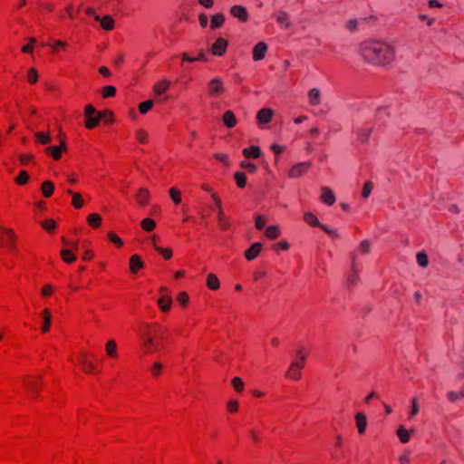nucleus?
<instances>
[{
  "label": "nucleus",
  "instance_id": "f257e3e1",
  "mask_svg": "<svg viewBox=\"0 0 464 464\" xmlns=\"http://www.w3.org/2000/svg\"><path fill=\"white\" fill-rule=\"evenodd\" d=\"M360 53L366 62L375 65L387 64L394 57L392 47L382 42H364L361 44Z\"/></svg>",
  "mask_w": 464,
  "mask_h": 464
},
{
  "label": "nucleus",
  "instance_id": "f03ea898",
  "mask_svg": "<svg viewBox=\"0 0 464 464\" xmlns=\"http://www.w3.org/2000/svg\"><path fill=\"white\" fill-rule=\"evenodd\" d=\"M157 324L150 325L143 324L140 328V334L141 339L143 340L144 345H153L154 343V335H157Z\"/></svg>",
  "mask_w": 464,
  "mask_h": 464
},
{
  "label": "nucleus",
  "instance_id": "7ed1b4c3",
  "mask_svg": "<svg viewBox=\"0 0 464 464\" xmlns=\"http://www.w3.org/2000/svg\"><path fill=\"white\" fill-rule=\"evenodd\" d=\"M84 113H85V117H86V122H85L86 128L92 129L98 125V123L100 121L99 114H98V111H96V109L92 105H91V104L87 105L84 109Z\"/></svg>",
  "mask_w": 464,
  "mask_h": 464
},
{
  "label": "nucleus",
  "instance_id": "20e7f679",
  "mask_svg": "<svg viewBox=\"0 0 464 464\" xmlns=\"http://www.w3.org/2000/svg\"><path fill=\"white\" fill-rule=\"evenodd\" d=\"M209 96H218L225 92L223 82L220 78L216 77L209 81L208 84Z\"/></svg>",
  "mask_w": 464,
  "mask_h": 464
},
{
  "label": "nucleus",
  "instance_id": "39448f33",
  "mask_svg": "<svg viewBox=\"0 0 464 464\" xmlns=\"http://www.w3.org/2000/svg\"><path fill=\"white\" fill-rule=\"evenodd\" d=\"M311 162H300L295 164L289 171L288 176L291 179H295L302 176L311 167Z\"/></svg>",
  "mask_w": 464,
  "mask_h": 464
},
{
  "label": "nucleus",
  "instance_id": "423d86ee",
  "mask_svg": "<svg viewBox=\"0 0 464 464\" xmlns=\"http://www.w3.org/2000/svg\"><path fill=\"white\" fill-rule=\"evenodd\" d=\"M274 111L270 108H263L256 113V120L259 125H264L271 121Z\"/></svg>",
  "mask_w": 464,
  "mask_h": 464
},
{
  "label": "nucleus",
  "instance_id": "0eeeda50",
  "mask_svg": "<svg viewBox=\"0 0 464 464\" xmlns=\"http://www.w3.org/2000/svg\"><path fill=\"white\" fill-rule=\"evenodd\" d=\"M230 14L239 19L241 22H246L248 20V13L243 5H235L230 7Z\"/></svg>",
  "mask_w": 464,
  "mask_h": 464
},
{
  "label": "nucleus",
  "instance_id": "6e6552de",
  "mask_svg": "<svg viewBox=\"0 0 464 464\" xmlns=\"http://www.w3.org/2000/svg\"><path fill=\"white\" fill-rule=\"evenodd\" d=\"M359 281L358 268L356 266V259L354 254L352 255L351 272L347 276V283L350 286H354Z\"/></svg>",
  "mask_w": 464,
  "mask_h": 464
},
{
  "label": "nucleus",
  "instance_id": "1a4fd4ad",
  "mask_svg": "<svg viewBox=\"0 0 464 464\" xmlns=\"http://www.w3.org/2000/svg\"><path fill=\"white\" fill-rule=\"evenodd\" d=\"M227 42L224 38H218L211 46V53L214 55L221 56L226 53Z\"/></svg>",
  "mask_w": 464,
  "mask_h": 464
},
{
  "label": "nucleus",
  "instance_id": "9d476101",
  "mask_svg": "<svg viewBox=\"0 0 464 464\" xmlns=\"http://www.w3.org/2000/svg\"><path fill=\"white\" fill-rule=\"evenodd\" d=\"M268 46L265 42L257 43L253 49V59L255 61L263 60L267 52Z\"/></svg>",
  "mask_w": 464,
  "mask_h": 464
},
{
  "label": "nucleus",
  "instance_id": "9b49d317",
  "mask_svg": "<svg viewBox=\"0 0 464 464\" xmlns=\"http://www.w3.org/2000/svg\"><path fill=\"white\" fill-rule=\"evenodd\" d=\"M263 245L260 242H256L245 251V257L247 260H254L260 253Z\"/></svg>",
  "mask_w": 464,
  "mask_h": 464
},
{
  "label": "nucleus",
  "instance_id": "f8f14e48",
  "mask_svg": "<svg viewBox=\"0 0 464 464\" xmlns=\"http://www.w3.org/2000/svg\"><path fill=\"white\" fill-rule=\"evenodd\" d=\"M94 20L99 21L102 28L106 31L112 30L114 27V20L111 15H105L102 18L99 15H94Z\"/></svg>",
  "mask_w": 464,
  "mask_h": 464
},
{
  "label": "nucleus",
  "instance_id": "ddd939ff",
  "mask_svg": "<svg viewBox=\"0 0 464 464\" xmlns=\"http://www.w3.org/2000/svg\"><path fill=\"white\" fill-rule=\"evenodd\" d=\"M321 199L327 205H333L336 200L333 190L328 187L322 188Z\"/></svg>",
  "mask_w": 464,
  "mask_h": 464
},
{
  "label": "nucleus",
  "instance_id": "4468645a",
  "mask_svg": "<svg viewBox=\"0 0 464 464\" xmlns=\"http://www.w3.org/2000/svg\"><path fill=\"white\" fill-rule=\"evenodd\" d=\"M309 103L312 106H317L321 103V92L317 88H312L308 92Z\"/></svg>",
  "mask_w": 464,
  "mask_h": 464
},
{
  "label": "nucleus",
  "instance_id": "2eb2a0df",
  "mask_svg": "<svg viewBox=\"0 0 464 464\" xmlns=\"http://www.w3.org/2000/svg\"><path fill=\"white\" fill-rule=\"evenodd\" d=\"M222 120H223L224 124L227 128H233L237 124L236 116H235L234 112L229 110L224 112Z\"/></svg>",
  "mask_w": 464,
  "mask_h": 464
},
{
  "label": "nucleus",
  "instance_id": "dca6fc26",
  "mask_svg": "<svg viewBox=\"0 0 464 464\" xmlns=\"http://www.w3.org/2000/svg\"><path fill=\"white\" fill-rule=\"evenodd\" d=\"M171 304H172V297L169 295H163L158 300V304L160 305L162 312H168L170 309Z\"/></svg>",
  "mask_w": 464,
  "mask_h": 464
},
{
  "label": "nucleus",
  "instance_id": "f3484780",
  "mask_svg": "<svg viewBox=\"0 0 464 464\" xmlns=\"http://www.w3.org/2000/svg\"><path fill=\"white\" fill-rule=\"evenodd\" d=\"M305 360H306V355L304 353H303V352L301 350H298L297 357H295L293 360V362H291L292 368L293 369H295V368L303 369L304 367Z\"/></svg>",
  "mask_w": 464,
  "mask_h": 464
},
{
  "label": "nucleus",
  "instance_id": "a211bd4d",
  "mask_svg": "<svg viewBox=\"0 0 464 464\" xmlns=\"http://www.w3.org/2000/svg\"><path fill=\"white\" fill-rule=\"evenodd\" d=\"M242 153L246 158L257 159L261 155V150L259 147L253 145L244 149Z\"/></svg>",
  "mask_w": 464,
  "mask_h": 464
},
{
  "label": "nucleus",
  "instance_id": "6ab92c4d",
  "mask_svg": "<svg viewBox=\"0 0 464 464\" xmlns=\"http://www.w3.org/2000/svg\"><path fill=\"white\" fill-rule=\"evenodd\" d=\"M143 266V262L140 256L133 255L130 259V269L132 273H136L140 268Z\"/></svg>",
  "mask_w": 464,
  "mask_h": 464
},
{
  "label": "nucleus",
  "instance_id": "aec40b11",
  "mask_svg": "<svg viewBox=\"0 0 464 464\" xmlns=\"http://www.w3.org/2000/svg\"><path fill=\"white\" fill-rule=\"evenodd\" d=\"M355 420H356V426H357V429H358V431L359 433H363L366 430V426H367V420H366V417L363 413H357L356 416H355Z\"/></svg>",
  "mask_w": 464,
  "mask_h": 464
},
{
  "label": "nucleus",
  "instance_id": "412c9836",
  "mask_svg": "<svg viewBox=\"0 0 464 464\" xmlns=\"http://www.w3.org/2000/svg\"><path fill=\"white\" fill-rule=\"evenodd\" d=\"M225 23V15L222 13H218L211 17L210 27L215 30L219 28Z\"/></svg>",
  "mask_w": 464,
  "mask_h": 464
},
{
  "label": "nucleus",
  "instance_id": "4be33fe9",
  "mask_svg": "<svg viewBox=\"0 0 464 464\" xmlns=\"http://www.w3.org/2000/svg\"><path fill=\"white\" fill-rule=\"evenodd\" d=\"M136 200L140 206H145L150 198L149 190L146 188H140L136 194Z\"/></svg>",
  "mask_w": 464,
  "mask_h": 464
},
{
  "label": "nucleus",
  "instance_id": "5701e85b",
  "mask_svg": "<svg viewBox=\"0 0 464 464\" xmlns=\"http://www.w3.org/2000/svg\"><path fill=\"white\" fill-rule=\"evenodd\" d=\"M42 192L45 198H50L54 190V185L51 180H46L42 184Z\"/></svg>",
  "mask_w": 464,
  "mask_h": 464
},
{
  "label": "nucleus",
  "instance_id": "b1692460",
  "mask_svg": "<svg viewBox=\"0 0 464 464\" xmlns=\"http://www.w3.org/2000/svg\"><path fill=\"white\" fill-rule=\"evenodd\" d=\"M304 221L309 224L310 226L312 227H319L322 228V226H324V224H321L318 220V218H316L315 215H314L313 213L311 212H307L304 214Z\"/></svg>",
  "mask_w": 464,
  "mask_h": 464
},
{
  "label": "nucleus",
  "instance_id": "393cba45",
  "mask_svg": "<svg viewBox=\"0 0 464 464\" xmlns=\"http://www.w3.org/2000/svg\"><path fill=\"white\" fill-rule=\"evenodd\" d=\"M170 82L168 81V80H162L157 83H155L154 85V92L157 95H160L162 93H164L169 86Z\"/></svg>",
  "mask_w": 464,
  "mask_h": 464
},
{
  "label": "nucleus",
  "instance_id": "a878e982",
  "mask_svg": "<svg viewBox=\"0 0 464 464\" xmlns=\"http://www.w3.org/2000/svg\"><path fill=\"white\" fill-rule=\"evenodd\" d=\"M276 21L278 24H280L281 26H284L285 28H287L291 25V23L289 21V16L285 11H280L277 14Z\"/></svg>",
  "mask_w": 464,
  "mask_h": 464
},
{
  "label": "nucleus",
  "instance_id": "bb28decb",
  "mask_svg": "<svg viewBox=\"0 0 464 464\" xmlns=\"http://www.w3.org/2000/svg\"><path fill=\"white\" fill-rule=\"evenodd\" d=\"M207 285L211 290H217L219 288V280L214 274H208L207 278Z\"/></svg>",
  "mask_w": 464,
  "mask_h": 464
},
{
  "label": "nucleus",
  "instance_id": "cd10ccee",
  "mask_svg": "<svg viewBox=\"0 0 464 464\" xmlns=\"http://www.w3.org/2000/svg\"><path fill=\"white\" fill-rule=\"evenodd\" d=\"M80 362L86 372H91L95 370V365L87 359L86 354H82Z\"/></svg>",
  "mask_w": 464,
  "mask_h": 464
},
{
  "label": "nucleus",
  "instance_id": "c85d7f7f",
  "mask_svg": "<svg viewBox=\"0 0 464 464\" xmlns=\"http://www.w3.org/2000/svg\"><path fill=\"white\" fill-rule=\"evenodd\" d=\"M43 317H44V324L42 326V331H43V333H46L50 329L51 321H52L51 313L48 309L44 310Z\"/></svg>",
  "mask_w": 464,
  "mask_h": 464
},
{
  "label": "nucleus",
  "instance_id": "c756f323",
  "mask_svg": "<svg viewBox=\"0 0 464 464\" xmlns=\"http://www.w3.org/2000/svg\"><path fill=\"white\" fill-rule=\"evenodd\" d=\"M66 192L72 196V206L76 208H81L82 207V196L79 193L72 192L71 189H67Z\"/></svg>",
  "mask_w": 464,
  "mask_h": 464
},
{
  "label": "nucleus",
  "instance_id": "7c9ffc66",
  "mask_svg": "<svg viewBox=\"0 0 464 464\" xmlns=\"http://www.w3.org/2000/svg\"><path fill=\"white\" fill-rule=\"evenodd\" d=\"M106 352L110 357H117V347L114 340H110L106 343Z\"/></svg>",
  "mask_w": 464,
  "mask_h": 464
},
{
  "label": "nucleus",
  "instance_id": "2f4dec72",
  "mask_svg": "<svg viewBox=\"0 0 464 464\" xmlns=\"http://www.w3.org/2000/svg\"><path fill=\"white\" fill-rule=\"evenodd\" d=\"M397 435L401 443H407L410 440V432L403 426L399 427Z\"/></svg>",
  "mask_w": 464,
  "mask_h": 464
},
{
  "label": "nucleus",
  "instance_id": "473e14b6",
  "mask_svg": "<svg viewBox=\"0 0 464 464\" xmlns=\"http://www.w3.org/2000/svg\"><path fill=\"white\" fill-rule=\"evenodd\" d=\"M218 225L222 229H227L229 227V222L226 218L222 208H218Z\"/></svg>",
  "mask_w": 464,
  "mask_h": 464
},
{
  "label": "nucleus",
  "instance_id": "72a5a7b5",
  "mask_svg": "<svg viewBox=\"0 0 464 464\" xmlns=\"http://www.w3.org/2000/svg\"><path fill=\"white\" fill-rule=\"evenodd\" d=\"M235 180L239 188H244L246 184V175L245 172L237 171L235 173Z\"/></svg>",
  "mask_w": 464,
  "mask_h": 464
},
{
  "label": "nucleus",
  "instance_id": "f704fd0d",
  "mask_svg": "<svg viewBox=\"0 0 464 464\" xmlns=\"http://www.w3.org/2000/svg\"><path fill=\"white\" fill-rule=\"evenodd\" d=\"M102 218L99 214L93 213L88 216L87 221L92 227H98L101 224Z\"/></svg>",
  "mask_w": 464,
  "mask_h": 464
},
{
  "label": "nucleus",
  "instance_id": "c9c22d12",
  "mask_svg": "<svg viewBox=\"0 0 464 464\" xmlns=\"http://www.w3.org/2000/svg\"><path fill=\"white\" fill-rule=\"evenodd\" d=\"M372 131V128H364L358 131V138L362 142H367L371 133Z\"/></svg>",
  "mask_w": 464,
  "mask_h": 464
},
{
  "label": "nucleus",
  "instance_id": "e433bc0d",
  "mask_svg": "<svg viewBox=\"0 0 464 464\" xmlns=\"http://www.w3.org/2000/svg\"><path fill=\"white\" fill-rule=\"evenodd\" d=\"M266 236L270 239H276L279 236V229L277 226H269L266 229Z\"/></svg>",
  "mask_w": 464,
  "mask_h": 464
},
{
  "label": "nucleus",
  "instance_id": "4c0bfd02",
  "mask_svg": "<svg viewBox=\"0 0 464 464\" xmlns=\"http://www.w3.org/2000/svg\"><path fill=\"white\" fill-rule=\"evenodd\" d=\"M156 227V223L154 220H152L151 218H144L142 221H141V227L145 230V231H152Z\"/></svg>",
  "mask_w": 464,
  "mask_h": 464
},
{
  "label": "nucleus",
  "instance_id": "58836bf2",
  "mask_svg": "<svg viewBox=\"0 0 464 464\" xmlns=\"http://www.w3.org/2000/svg\"><path fill=\"white\" fill-rule=\"evenodd\" d=\"M35 139L42 144H47L51 141L52 138L49 133L46 132H36L34 134Z\"/></svg>",
  "mask_w": 464,
  "mask_h": 464
},
{
  "label": "nucleus",
  "instance_id": "ea45409f",
  "mask_svg": "<svg viewBox=\"0 0 464 464\" xmlns=\"http://www.w3.org/2000/svg\"><path fill=\"white\" fill-rule=\"evenodd\" d=\"M301 370L299 368H292V364L286 372V377L294 380H298L301 377Z\"/></svg>",
  "mask_w": 464,
  "mask_h": 464
},
{
  "label": "nucleus",
  "instance_id": "a19ab883",
  "mask_svg": "<svg viewBox=\"0 0 464 464\" xmlns=\"http://www.w3.org/2000/svg\"><path fill=\"white\" fill-rule=\"evenodd\" d=\"M61 256L66 263H72L76 259V256L69 249H63L61 251Z\"/></svg>",
  "mask_w": 464,
  "mask_h": 464
},
{
  "label": "nucleus",
  "instance_id": "79ce46f5",
  "mask_svg": "<svg viewBox=\"0 0 464 464\" xmlns=\"http://www.w3.org/2000/svg\"><path fill=\"white\" fill-rule=\"evenodd\" d=\"M100 121L110 123L113 121V114L111 111H98Z\"/></svg>",
  "mask_w": 464,
  "mask_h": 464
},
{
  "label": "nucleus",
  "instance_id": "37998d69",
  "mask_svg": "<svg viewBox=\"0 0 464 464\" xmlns=\"http://www.w3.org/2000/svg\"><path fill=\"white\" fill-rule=\"evenodd\" d=\"M153 106L152 100H147L139 105V111L141 114L147 113Z\"/></svg>",
  "mask_w": 464,
  "mask_h": 464
},
{
  "label": "nucleus",
  "instance_id": "c03bdc74",
  "mask_svg": "<svg viewBox=\"0 0 464 464\" xmlns=\"http://www.w3.org/2000/svg\"><path fill=\"white\" fill-rule=\"evenodd\" d=\"M2 230L7 235L6 246L12 247L15 240V234L12 229L2 228Z\"/></svg>",
  "mask_w": 464,
  "mask_h": 464
},
{
  "label": "nucleus",
  "instance_id": "a18cd8bd",
  "mask_svg": "<svg viewBox=\"0 0 464 464\" xmlns=\"http://www.w3.org/2000/svg\"><path fill=\"white\" fill-rule=\"evenodd\" d=\"M417 263L420 267H426L429 264L428 256L424 252H419L416 256Z\"/></svg>",
  "mask_w": 464,
  "mask_h": 464
},
{
  "label": "nucleus",
  "instance_id": "49530a36",
  "mask_svg": "<svg viewBox=\"0 0 464 464\" xmlns=\"http://www.w3.org/2000/svg\"><path fill=\"white\" fill-rule=\"evenodd\" d=\"M153 241L155 242V239L153 238ZM155 250L161 254L165 259H169L172 256V251L169 248H162L160 246H158L154 244Z\"/></svg>",
  "mask_w": 464,
  "mask_h": 464
},
{
  "label": "nucleus",
  "instance_id": "de8ad7c7",
  "mask_svg": "<svg viewBox=\"0 0 464 464\" xmlns=\"http://www.w3.org/2000/svg\"><path fill=\"white\" fill-rule=\"evenodd\" d=\"M116 93V88L112 85H106L102 89V97L109 98L114 96Z\"/></svg>",
  "mask_w": 464,
  "mask_h": 464
},
{
  "label": "nucleus",
  "instance_id": "09e8293b",
  "mask_svg": "<svg viewBox=\"0 0 464 464\" xmlns=\"http://www.w3.org/2000/svg\"><path fill=\"white\" fill-rule=\"evenodd\" d=\"M29 179V175L25 170H21L19 175L15 178V182L19 185H24Z\"/></svg>",
  "mask_w": 464,
  "mask_h": 464
},
{
  "label": "nucleus",
  "instance_id": "8fccbe9b",
  "mask_svg": "<svg viewBox=\"0 0 464 464\" xmlns=\"http://www.w3.org/2000/svg\"><path fill=\"white\" fill-rule=\"evenodd\" d=\"M169 196L175 204H179L181 202L180 192L175 188H171L169 189Z\"/></svg>",
  "mask_w": 464,
  "mask_h": 464
},
{
  "label": "nucleus",
  "instance_id": "3c124183",
  "mask_svg": "<svg viewBox=\"0 0 464 464\" xmlns=\"http://www.w3.org/2000/svg\"><path fill=\"white\" fill-rule=\"evenodd\" d=\"M373 185L371 181H367L363 184L362 191V197L364 198H367L372 190Z\"/></svg>",
  "mask_w": 464,
  "mask_h": 464
},
{
  "label": "nucleus",
  "instance_id": "603ef678",
  "mask_svg": "<svg viewBox=\"0 0 464 464\" xmlns=\"http://www.w3.org/2000/svg\"><path fill=\"white\" fill-rule=\"evenodd\" d=\"M231 383L237 392H240L243 391L244 382L241 378H239V377L233 378Z\"/></svg>",
  "mask_w": 464,
  "mask_h": 464
},
{
  "label": "nucleus",
  "instance_id": "864d4df0",
  "mask_svg": "<svg viewBox=\"0 0 464 464\" xmlns=\"http://www.w3.org/2000/svg\"><path fill=\"white\" fill-rule=\"evenodd\" d=\"M365 19H361L360 21L357 19H350L346 24V28L351 31L354 32L357 30V25L360 22H364Z\"/></svg>",
  "mask_w": 464,
  "mask_h": 464
},
{
  "label": "nucleus",
  "instance_id": "5fc2aeb1",
  "mask_svg": "<svg viewBox=\"0 0 464 464\" xmlns=\"http://www.w3.org/2000/svg\"><path fill=\"white\" fill-rule=\"evenodd\" d=\"M45 151L47 153H51L53 158L55 160H59L61 158V152H60L59 148H57V146L49 147V148L45 149Z\"/></svg>",
  "mask_w": 464,
  "mask_h": 464
},
{
  "label": "nucleus",
  "instance_id": "6e6d98bb",
  "mask_svg": "<svg viewBox=\"0 0 464 464\" xmlns=\"http://www.w3.org/2000/svg\"><path fill=\"white\" fill-rule=\"evenodd\" d=\"M42 227L48 232H52L55 227H56V224L54 222V220L53 219H47L45 220L44 222L42 223Z\"/></svg>",
  "mask_w": 464,
  "mask_h": 464
},
{
  "label": "nucleus",
  "instance_id": "4d7b16f0",
  "mask_svg": "<svg viewBox=\"0 0 464 464\" xmlns=\"http://www.w3.org/2000/svg\"><path fill=\"white\" fill-rule=\"evenodd\" d=\"M411 403H412V407H411V411L410 412V417H413V416L417 415L420 411L418 399L416 397L412 398Z\"/></svg>",
  "mask_w": 464,
  "mask_h": 464
},
{
  "label": "nucleus",
  "instance_id": "13d9d810",
  "mask_svg": "<svg viewBox=\"0 0 464 464\" xmlns=\"http://www.w3.org/2000/svg\"><path fill=\"white\" fill-rule=\"evenodd\" d=\"M27 78L31 83H34L37 82L38 74L34 68L29 69L28 73H27Z\"/></svg>",
  "mask_w": 464,
  "mask_h": 464
},
{
  "label": "nucleus",
  "instance_id": "bf43d9fd",
  "mask_svg": "<svg viewBox=\"0 0 464 464\" xmlns=\"http://www.w3.org/2000/svg\"><path fill=\"white\" fill-rule=\"evenodd\" d=\"M25 385L29 389V391L33 396H38L39 388L34 382H26Z\"/></svg>",
  "mask_w": 464,
  "mask_h": 464
},
{
  "label": "nucleus",
  "instance_id": "052dcab7",
  "mask_svg": "<svg viewBox=\"0 0 464 464\" xmlns=\"http://www.w3.org/2000/svg\"><path fill=\"white\" fill-rule=\"evenodd\" d=\"M240 166H241V168L246 169L249 172H252V173L256 172V170L257 169L254 163H251V162H248L246 160L241 161Z\"/></svg>",
  "mask_w": 464,
  "mask_h": 464
},
{
  "label": "nucleus",
  "instance_id": "680f3d73",
  "mask_svg": "<svg viewBox=\"0 0 464 464\" xmlns=\"http://www.w3.org/2000/svg\"><path fill=\"white\" fill-rule=\"evenodd\" d=\"M177 299H178V302L180 304V305L185 306V305H187V304L188 302V295L187 293L181 292L179 294Z\"/></svg>",
  "mask_w": 464,
  "mask_h": 464
},
{
  "label": "nucleus",
  "instance_id": "e2e57ef3",
  "mask_svg": "<svg viewBox=\"0 0 464 464\" xmlns=\"http://www.w3.org/2000/svg\"><path fill=\"white\" fill-rule=\"evenodd\" d=\"M108 237H109V239H110L112 243L116 244L118 246H122V245H123L122 240H121V239L117 235H115V234H114V233H112V232H110V233L108 234Z\"/></svg>",
  "mask_w": 464,
  "mask_h": 464
},
{
  "label": "nucleus",
  "instance_id": "0e129e2a",
  "mask_svg": "<svg viewBox=\"0 0 464 464\" xmlns=\"http://www.w3.org/2000/svg\"><path fill=\"white\" fill-rule=\"evenodd\" d=\"M266 219L263 216H257L256 218V227L261 230L266 225Z\"/></svg>",
  "mask_w": 464,
  "mask_h": 464
},
{
  "label": "nucleus",
  "instance_id": "69168bd1",
  "mask_svg": "<svg viewBox=\"0 0 464 464\" xmlns=\"http://www.w3.org/2000/svg\"><path fill=\"white\" fill-rule=\"evenodd\" d=\"M162 364L159 362H155L151 367V372L153 375L158 376L160 374V372L162 370Z\"/></svg>",
  "mask_w": 464,
  "mask_h": 464
},
{
  "label": "nucleus",
  "instance_id": "338daca9",
  "mask_svg": "<svg viewBox=\"0 0 464 464\" xmlns=\"http://www.w3.org/2000/svg\"><path fill=\"white\" fill-rule=\"evenodd\" d=\"M198 22L201 27L205 28L208 23V17L206 14L201 13L198 14Z\"/></svg>",
  "mask_w": 464,
  "mask_h": 464
},
{
  "label": "nucleus",
  "instance_id": "774afa93",
  "mask_svg": "<svg viewBox=\"0 0 464 464\" xmlns=\"http://www.w3.org/2000/svg\"><path fill=\"white\" fill-rule=\"evenodd\" d=\"M238 408V402L236 400H231L227 402V410L230 412H236Z\"/></svg>",
  "mask_w": 464,
  "mask_h": 464
}]
</instances>
